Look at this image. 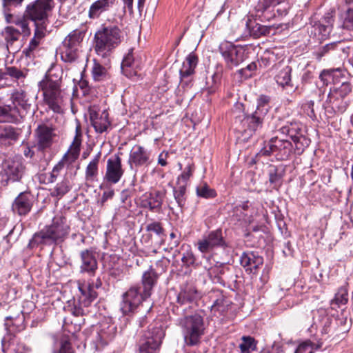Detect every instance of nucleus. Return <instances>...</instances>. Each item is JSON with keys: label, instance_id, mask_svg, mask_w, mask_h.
I'll use <instances>...</instances> for the list:
<instances>
[{"label": "nucleus", "instance_id": "nucleus-41", "mask_svg": "<svg viewBox=\"0 0 353 353\" xmlns=\"http://www.w3.org/2000/svg\"><path fill=\"white\" fill-rule=\"evenodd\" d=\"M71 188V182L68 177L65 176L60 183L57 184L52 194L57 196H63L70 191Z\"/></svg>", "mask_w": 353, "mask_h": 353}, {"label": "nucleus", "instance_id": "nucleus-61", "mask_svg": "<svg viewBox=\"0 0 353 353\" xmlns=\"http://www.w3.org/2000/svg\"><path fill=\"white\" fill-rule=\"evenodd\" d=\"M281 176L277 174L276 170H271L269 173V181L271 183L277 185L279 183Z\"/></svg>", "mask_w": 353, "mask_h": 353}, {"label": "nucleus", "instance_id": "nucleus-26", "mask_svg": "<svg viewBox=\"0 0 353 353\" xmlns=\"http://www.w3.org/2000/svg\"><path fill=\"white\" fill-rule=\"evenodd\" d=\"M28 18L24 14L23 16H14L12 14L5 13V20L8 26H14L23 32V35L28 36L30 34V29L28 26Z\"/></svg>", "mask_w": 353, "mask_h": 353}, {"label": "nucleus", "instance_id": "nucleus-50", "mask_svg": "<svg viewBox=\"0 0 353 353\" xmlns=\"http://www.w3.org/2000/svg\"><path fill=\"white\" fill-rule=\"evenodd\" d=\"M135 65V62L133 58V55L131 52H129L128 54L123 58V61L121 63V69L123 72L128 75V68H134Z\"/></svg>", "mask_w": 353, "mask_h": 353}, {"label": "nucleus", "instance_id": "nucleus-24", "mask_svg": "<svg viewBox=\"0 0 353 353\" xmlns=\"http://www.w3.org/2000/svg\"><path fill=\"white\" fill-rule=\"evenodd\" d=\"M90 118L92 125L98 133L105 132L110 125L108 114L106 111H103L101 114L92 111L90 114Z\"/></svg>", "mask_w": 353, "mask_h": 353}, {"label": "nucleus", "instance_id": "nucleus-40", "mask_svg": "<svg viewBox=\"0 0 353 353\" xmlns=\"http://www.w3.org/2000/svg\"><path fill=\"white\" fill-rule=\"evenodd\" d=\"M348 301V292L345 287L340 288L335 294L334 298L331 301L332 309L340 307L345 305Z\"/></svg>", "mask_w": 353, "mask_h": 353}, {"label": "nucleus", "instance_id": "nucleus-33", "mask_svg": "<svg viewBox=\"0 0 353 353\" xmlns=\"http://www.w3.org/2000/svg\"><path fill=\"white\" fill-rule=\"evenodd\" d=\"M20 133L12 126L8 125L0 127V143L1 144H10L12 141H16Z\"/></svg>", "mask_w": 353, "mask_h": 353}, {"label": "nucleus", "instance_id": "nucleus-22", "mask_svg": "<svg viewBox=\"0 0 353 353\" xmlns=\"http://www.w3.org/2000/svg\"><path fill=\"white\" fill-rule=\"evenodd\" d=\"M223 243L222 232L216 230L200 240L198 242V248L201 252L206 253L210 252L214 247L221 245Z\"/></svg>", "mask_w": 353, "mask_h": 353}, {"label": "nucleus", "instance_id": "nucleus-32", "mask_svg": "<svg viewBox=\"0 0 353 353\" xmlns=\"http://www.w3.org/2000/svg\"><path fill=\"white\" fill-rule=\"evenodd\" d=\"M245 26L249 30L250 34L256 38L269 34L272 30L271 26L261 25L251 19L246 21Z\"/></svg>", "mask_w": 353, "mask_h": 353}, {"label": "nucleus", "instance_id": "nucleus-56", "mask_svg": "<svg viewBox=\"0 0 353 353\" xmlns=\"http://www.w3.org/2000/svg\"><path fill=\"white\" fill-rule=\"evenodd\" d=\"M256 70V64L255 62H252L249 65H248L245 68L240 70V73L242 76L245 78H249L252 77V74Z\"/></svg>", "mask_w": 353, "mask_h": 353}, {"label": "nucleus", "instance_id": "nucleus-60", "mask_svg": "<svg viewBox=\"0 0 353 353\" xmlns=\"http://www.w3.org/2000/svg\"><path fill=\"white\" fill-rule=\"evenodd\" d=\"M285 0H263L261 10L263 12L271 6H276Z\"/></svg>", "mask_w": 353, "mask_h": 353}, {"label": "nucleus", "instance_id": "nucleus-52", "mask_svg": "<svg viewBox=\"0 0 353 353\" xmlns=\"http://www.w3.org/2000/svg\"><path fill=\"white\" fill-rule=\"evenodd\" d=\"M314 344L310 341H306L301 343L294 353H313Z\"/></svg>", "mask_w": 353, "mask_h": 353}, {"label": "nucleus", "instance_id": "nucleus-3", "mask_svg": "<svg viewBox=\"0 0 353 353\" xmlns=\"http://www.w3.org/2000/svg\"><path fill=\"white\" fill-rule=\"evenodd\" d=\"M123 37L121 30L116 26H109L99 30L94 34V50L101 57H107L117 48Z\"/></svg>", "mask_w": 353, "mask_h": 353}, {"label": "nucleus", "instance_id": "nucleus-16", "mask_svg": "<svg viewBox=\"0 0 353 353\" xmlns=\"http://www.w3.org/2000/svg\"><path fill=\"white\" fill-rule=\"evenodd\" d=\"M278 131L283 134L289 136L292 139L298 154H301L310 143V139L300 134V124L297 122L288 121Z\"/></svg>", "mask_w": 353, "mask_h": 353}, {"label": "nucleus", "instance_id": "nucleus-36", "mask_svg": "<svg viewBox=\"0 0 353 353\" xmlns=\"http://www.w3.org/2000/svg\"><path fill=\"white\" fill-rule=\"evenodd\" d=\"M291 67H284L278 72V74L274 77L276 83L282 88H292L293 86L291 83Z\"/></svg>", "mask_w": 353, "mask_h": 353}, {"label": "nucleus", "instance_id": "nucleus-44", "mask_svg": "<svg viewBox=\"0 0 353 353\" xmlns=\"http://www.w3.org/2000/svg\"><path fill=\"white\" fill-rule=\"evenodd\" d=\"M146 230L149 232H153L159 237L160 245H162L164 243L165 234L164 233V230L159 222H152L148 224L146 227Z\"/></svg>", "mask_w": 353, "mask_h": 353}, {"label": "nucleus", "instance_id": "nucleus-37", "mask_svg": "<svg viewBox=\"0 0 353 353\" xmlns=\"http://www.w3.org/2000/svg\"><path fill=\"white\" fill-rule=\"evenodd\" d=\"M101 153L99 152L87 165L85 169V179L87 181H94L96 180L99 174L98 165Z\"/></svg>", "mask_w": 353, "mask_h": 353}, {"label": "nucleus", "instance_id": "nucleus-46", "mask_svg": "<svg viewBox=\"0 0 353 353\" xmlns=\"http://www.w3.org/2000/svg\"><path fill=\"white\" fill-rule=\"evenodd\" d=\"M53 353H74L71 343L66 338L61 339L59 347L54 349Z\"/></svg>", "mask_w": 353, "mask_h": 353}, {"label": "nucleus", "instance_id": "nucleus-23", "mask_svg": "<svg viewBox=\"0 0 353 353\" xmlns=\"http://www.w3.org/2000/svg\"><path fill=\"white\" fill-rule=\"evenodd\" d=\"M199 297V293L196 287L192 284L185 283L181 287V290L177 295V303L183 305L193 302Z\"/></svg>", "mask_w": 353, "mask_h": 353}, {"label": "nucleus", "instance_id": "nucleus-28", "mask_svg": "<svg viewBox=\"0 0 353 353\" xmlns=\"http://www.w3.org/2000/svg\"><path fill=\"white\" fill-rule=\"evenodd\" d=\"M46 28L43 26L35 27L33 38L30 40L28 46L23 51L26 57H31L33 55L34 51L46 36Z\"/></svg>", "mask_w": 353, "mask_h": 353}, {"label": "nucleus", "instance_id": "nucleus-63", "mask_svg": "<svg viewBox=\"0 0 353 353\" xmlns=\"http://www.w3.org/2000/svg\"><path fill=\"white\" fill-rule=\"evenodd\" d=\"M114 194V192L113 190H109L107 191H104L102 195L101 198V203L103 204L105 203L108 199H110L113 197Z\"/></svg>", "mask_w": 353, "mask_h": 353}, {"label": "nucleus", "instance_id": "nucleus-57", "mask_svg": "<svg viewBox=\"0 0 353 353\" xmlns=\"http://www.w3.org/2000/svg\"><path fill=\"white\" fill-rule=\"evenodd\" d=\"M314 101H308L305 102L304 104H303V109L304 112L307 114L308 117H310L312 119H314L316 117V114L314 110Z\"/></svg>", "mask_w": 353, "mask_h": 353}, {"label": "nucleus", "instance_id": "nucleus-45", "mask_svg": "<svg viewBox=\"0 0 353 353\" xmlns=\"http://www.w3.org/2000/svg\"><path fill=\"white\" fill-rule=\"evenodd\" d=\"M256 343L251 336H243L242 342L239 345L241 353H250L256 349Z\"/></svg>", "mask_w": 353, "mask_h": 353}, {"label": "nucleus", "instance_id": "nucleus-15", "mask_svg": "<svg viewBox=\"0 0 353 353\" xmlns=\"http://www.w3.org/2000/svg\"><path fill=\"white\" fill-rule=\"evenodd\" d=\"M148 298L149 296H144V292L141 287L132 286L122 296L121 310L124 314H128L134 312Z\"/></svg>", "mask_w": 353, "mask_h": 353}, {"label": "nucleus", "instance_id": "nucleus-54", "mask_svg": "<svg viewBox=\"0 0 353 353\" xmlns=\"http://www.w3.org/2000/svg\"><path fill=\"white\" fill-rule=\"evenodd\" d=\"M219 295L218 298L216 299L213 304L212 305V310L215 311H224V303H225V297L222 295L219 292H216Z\"/></svg>", "mask_w": 353, "mask_h": 353}, {"label": "nucleus", "instance_id": "nucleus-7", "mask_svg": "<svg viewBox=\"0 0 353 353\" xmlns=\"http://www.w3.org/2000/svg\"><path fill=\"white\" fill-rule=\"evenodd\" d=\"M179 323L183 328L185 344L188 346L199 345L205 330L203 317L198 314L188 315L181 318Z\"/></svg>", "mask_w": 353, "mask_h": 353}, {"label": "nucleus", "instance_id": "nucleus-47", "mask_svg": "<svg viewBox=\"0 0 353 353\" xmlns=\"http://www.w3.org/2000/svg\"><path fill=\"white\" fill-rule=\"evenodd\" d=\"M194 170V164H188L183 171V172L178 176L177 183H184L185 185H188V180L192 175Z\"/></svg>", "mask_w": 353, "mask_h": 353}, {"label": "nucleus", "instance_id": "nucleus-18", "mask_svg": "<svg viewBox=\"0 0 353 353\" xmlns=\"http://www.w3.org/2000/svg\"><path fill=\"white\" fill-rule=\"evenodd\" d=\"M80 257V272L86 273L89 276H94L97 270L98 269L96 252L92 249H86L81 252Z\"/></svg>", "mask_w": 353, "mask_h": 353}, {"label": "nucleus", "instance_id": "nucleus-43", "mask_svg": "<svg viewBox=\"0 0 353 353\" xmlns=\"http://www.w3.org/2000/svg\"><path fill=\"white\" fill-rule=\"evenodd\" d=\"M12 103L14 105L20 106L23 110H26L30 107L28 103L27 97L23 91H17L12 96Z\"/></svg>", "mask_w": 353, "mask_h": 353}, {"label": "nucleus", "instance_id": "nucleus-14", "mask_svg": "<svg viewBox=\"0 0 353 353\" xmlns=\"http://www.w3.org/2000/svg\"><path fill=\"white\" fill-rule=\"evenodd\" d=\"M219 50L226 63L230 67L237 66L248 57L245 47L234 45L227 41L221 43Z\"/></svg>", "mask_w": 353, "mask_h": 353}, {"label": "nucleus", "instance_id": "nucleus-1", "mask_svg": "<svg viewBox=\"0 0 353 353\" xmlns=\"http://www.w3.org/2000/svg\"><path fill=\"white\" fill-rule=\"evenodd\" d=\"M70 230V227L67 219L63 215L55 216L50 225L45 226L33 235L30 245L34 246L61 243L69 234Z\"/></svg>", "mask_w": 353, "mask_h": 353}, {"label": "nucleus", "instance_id": "nucleus-21", "mask_svg": "<svg viewBox=\"0 0 353 353\" xmlns=\"http://www.w3.org/2000/svg\"><path fill=\"white\" fill-rule=\"evenodd\" d=\"M37 139V146L40 150L49 148L52 144L55 136L54 128L46 124L39 125L35 130Z\"/></svg>", "mask_w": 353, "mask_h": 353}, {"label": "nucleus", "instance_id": "nucleus-53", "mask_svg": "<svg viewBox=\"0 0 353 353\" xmlns=\"http://www.w3.org/2000/svg\"><path fill=\"white\" fill-rule=\"evenodd\" d=\"M6 74L17 80L23 79L26 76V74L22 70L12 66L6 68Z\"/></svg>", "mask_w": 353, "mask_h": 353}, {"label": "nucleus", "instance_id": "nucleus-19", "mask_svg": "<svg viewBox=\"0 0 353 353\" xmlns=\"http://www.w3.org/2000/svg\"><path fill=\"white\" fill-rule=\"evenodd\" d=\"M32 205V196L28 192H23L14 200L12 210L19 216H26L30 212Z\"/></svg>", "mask_w": 353, "mask_h": 353}, {"label": "nucleus", "instance_id": "nucleus-27", "mask_svg": "<svg viewBox=\"0 0 353 353\" xmlns=\"http://www.w3.org/2000/svg\"><path fill=\"white\" fill-rule=\"evenodd\" d=\"M158 279V274L155 270L150 268L148 271L143 274L141 284V290L144 292V296H151L153 287L155 285Z\"/></svg>", "mask_w": 353, "mask_h": 353}, {"label": "nucleus", "instance_id": "nucleus-51", "mask_svg": "<svg viewBox=\"0 0 353 353\" xmlns=\"http://www.w3.org/2000/svg\"><path fill=\"white\" fill-rule=\"evenodd\" d=\"M348 72L341 68L331 69V77L334 84L340 83L342 79H345Z\"/></svg>", "mask_w": 353, "mask_h": 353}, {"label": "nucleus", "instance_id": "nucleus-64", "mask_svg": "<svg viewBox=\"0 0 353 353\" xmlns=\"http://www.w3.org/2000/svg\"><path fill=\"white\" fill-rule=\"evenodd\" d=\"M273 54L268 53L261 58V62L264 64L265 66H269L270 65L269 61L273 59Z\"/></svg>", "mask_w": 353, "mask_h": 353}, {"label": "nucleus", "instance_id": "nucleus-55", "mask_svg": "<svg viewBox=\"0 0 353 353\" xmlns=\"http://www.w3.org/2000/svg\"><path fill=\"white\" fill-rule=\"evenodd\" d=\"M336 46V43H328L321 48H319V52L316 53V56L319 61L321 58L325 56L327 53H328L330 50H334Z\"/></svg>", "mask_w": 353, "mask_h": 353}, {"label": "nucleus", "instance_id": "nucleus-5", "mask_svg": "<svg viewBox=\"0 0 353 353\" xmlns=\"http://www.w3.org/2000/svg\"><path fill=\"white\" fill-rule=\"evenodd\" d=\"M353 85L350 81L342 82L330 88L325 103V108L329 113H343L348 105V97L352 93Z\"/></svg>", "mask_w": 353, "mask_h": 353}, {"label": "nucleus", "instance_id": "nucleus-29", "mask_svg": "<svg viewBox=\"0 0 353 353\" xmlns=\"http://www.w3.org/2000/svg\"><path fill=\"white\" fill-rule=\"evenodd\" d=\"M198 63V57L194 53L191 52L188 55L185 61L183 63L180 69V79L189 78L194 74V70Z\"/></svg>", "mask_w": 353, "mask_h": 353}, {"label": "nucleus", "instance_id": "nucleus-31", "mask_svg": "<svg viewBox=\"0 0 353 353\" xmlns=\"http://www.w3.org/2000/svg\"><path fill=\"white\" fill-rule=\"evenodd\" d=\"M165 193L162 191L157 190L150 192L147 198L143 200V206L149 208L150 210H159L161 208L163 201Z\"/></svg>", "mask_w": 353, "mask_h": 353}, {"label": "nucleus", "instance_id": "nucleus-30", "mask_svg": "<svg viewBox=\"0 0 353 353\" xmlns=\"http://www.w3.org/2000/svg\"><path fill=\"white\" fill-rule=\"evenodd\" d=\"M240 263L242 266L246 268V270L252 272L256 270L263 263L262 257L255 255L253 252H244L241 256Z\"/></svg>", "mask_w": 353, "mask_h": 353}, {"label": "nucleus", "instance_id": "nucleus-62", "mask_svg": "<svg viewBox=\"0 0 353 353\" xmlns=\"http://www.w3.org/2000/svg\"><path fill=\"white\" fill-rule=\"evenodd\" d=\"M170 242L169 243V247L172 250L176 247H177L180 243L179 239L176 237V234L175 232H172L170 234Z\"/></svg>", "mask_w": 353, "mask_h": 353}, {"label": "nucleus", "instance_id": "nucleus-42", "mask_svg": "<svg viewBox=\"0 0 353 353\" xmlns=\"http://www.w3.org/2000/svg\"><path fill=\"white\" fill-rule=\"evenodd\" d=\"M196 195L206 199H213L216 196V191L206 183L199 184L196 188Z\"/></svg>", "mask_w": 353, "mask_h": 353}, {"label": "nucleus", "instance_id": "nucleus-2", "mask_svg": "<svg viewBox=\"0 0 353 353\" xmlns=\"http://www.w3.org/2000/svg\"><path fill=\"white\" fill-rule=\"evenodd\" d=\"M63 71L59 67L50 68L43 79L39 83V87L43 92V99L48 108L53 112L60 113V85Z\"/></svg>", "mask_w": 353, "mask_h": 353}, {"label": "nucleus", "instance_id": "nucleus-49", "mask_svg": "<svg viewBox=\"0 0 353 353\" xmlns=\"http://www.w3.org/2000/svg\"><path fill=\"white\" fill-rule=\"evenodd\" d=\"M9 105V112H8V119L10 122H17L19 120V118L23 117V113L18 108L17 105Z\"/></svg>", "mask_w": 353, "mask_h": 353}, {"label": "nucleus", "instance_id": "nucleus-20", "mask_svg": "<svg viewBox=\"0 0 353 353\" xmlns=\"http://www.w3.org/2000/svg\"><path fill=\"white\" fill-rule=\"evenodd\" d=\"M151 152L144 147L136 145L130 151L128 163L131 168L133 165L139 167L150 163Z\"/></svg>", "mask_w": 353, "mask_h": 353}, {"label": "nucleus", "instance_id": "nucleus-58", "mask_svg": "<svg viewBox=\"0 0 353 353\" xmlns=\"http://www.w3.org/2000/svg\"><path fill=\"white\" fill-rule=\"evenodd\" d=\"M319 79L323 82V85H327L330 82V80H332L331 69L322 70L320 73Z\"/></svg>", "mask_w": 353, "mask_h": 353}, {"label": "nucleus", "instance_id": "nucleus-12", "mask_svg": "<svg viewBox=\"0 0 353 353\" xmlns=\"http://www.w3.org/2000/svg\"><path fill=\"white\" fill-rule=\"evenodd\" d=\"M25 165L23 159L19 157L8 159L3 165L1 174V181L6 185L9 183L19 181L25 172Z\"/></svg>", "mask_w": 353, "mask_h": 353}, {"label": "nucleus", "instance_id": "nucleus-6", "mask_svg": "<svg viewBox=\"0 0 353 353\" xmlns=\"http://www.w3.org/2000/svg\"><path fill=\"white\" fill-rule=\"evenodd\" d=\"M102 285L100 278L90 279L87 282L79 283L78 288L81 292L79 301L72 308V313L75 316L86 315L88 312V307L91 303L97 298V290Z\"/></svg>", "mask_w": 353, "mask_h": 353}, {"label": "nucleus", "instance_id": "nucleus-48", "mask_svg": "<svg viewBox=\"0 0 353 353\" xmlns=\"http://www.w3.org/2000/svg\"><path fill=\"white\" fill-rule=\"evenodd\" d=\"M343 28L349 30H353V8H349L342 15Z\"/></svg>", "mask_w": 353, "mask_h": 353}, {"label": "nucleus", "instance_id": "nucleus-4", "mask_svg": "<svg viewBox=\"0 0 353 353\" xmlns=\"http://www.w3.org/2000/svg\"><path fill=\"white\" fill-rule=\"evenodd\" d=\"M270 97L265 95H261L257 100L256 109L250 115L243 114V118L241 119V116H236L235 122H239L241 125V130L244 132H248L252 134L255 131L261 128L265 118L270 108Z\"/></svg>", "mask_w": 353, "mask_h": 353}, {"label": "nucleus", "instance_id": "nucleus-10", "mask_svg": "<svg viewBox=\"0 0 353 353\" xmlns=\"http://www.w3.org/2000/svg\"><path fill=\"white\" fill-rule=\"evenodd\" d=\"M85 34L83 30L76 29L65 38L59 48L61 59L63 61L74 63L78 60Z\"/></svg>", "mask_w": 353, "mask_h": 353}, {"label": "nucleus", "instance_id": "nucleus-9", "mask_svg": "<svg viewBox=\"0 0 353 353\" xmlns=\"http://www.w3.org/2000/svg\"><path fill=\"white\" fill-rule=\"evenodd\" d=\"M54 6V0H35L26 6L25 14L34 23L35 27L43 26L46 28Z\"/></svg>", "mask_w": 353, "mask_h": 353}, {"label": "nucleus", "instance_id": "nucleus-38", "mask_svg": "<svg viewBox=\"0 0 353 353\" xmlns=\"http://www.w3.org/2000/svg\"><path fill=\"white\" fill-rule=\"evenodd\" d=\"M92 75L95 81H103L110 78L107 68L95 59L92 68Z\"/></svg>", "mask_w": 353, "mask_h": 353}, {"label": "nucleus", "instance_id": "nucleus-17", "mask_svg": "<svg viewBox=\"0 0 353 353\" xmlns=\"http://www.w3.org/2000/svg\"><path fill=\"white\" fill-rule=\"evenodd\" d=\"M124 170L122 168L121 159L115 155L107 161L104 180L111 184L117 183L122 178Z\"/></svg>", "mask_w": 353, "mask_h": 353}, {"label": "nucleus", "instance_id": "nucleus-39", "mask_svg": "<svg viewBox=\"0 0 353 353\" xmlns=\"http://www.w3.org/2000/svg\"><path fill=\"white\" fill-rule=\"evenodd\" d=\"M187 185L184 183L176 182V185L173 188L174 199L180 208H183L185 204Z\"/></svg>", "mask_w": 353, "mask_h": 353}, {"label": "nucleus", "instance_id": "nucleus-11", "mask_svg": "<svg viewBox=\"0 0 353 353\" xmlns=\"http://www.w3.org/2000/svg\"><path fill=\"white\" fill-rule=\"evenodd\" d=\"M163 336L161 327L150 325L138 341V353H157Z\"/></svg>", "mask_w": 353, "mask_h": 353}, {"label": "nucleus", "instance_id": "nucleus-59", "mask_svg": "<svg viewBox=\"0 0 353 353\" xmlns=\"http://www.w3.org/2000/svg\"><path fill=\"white\" fill-rule=\"evenodd\" d=\"M181 261L184 264L189 266L194 264L195 258L192 252L188 251L183 254Z\"/></svg>", "mask_w": 353, "mask_h": 353}, {"label": "nucleus", "instance_id": "nucleus-35", "mask_svg": "<svg viewBox=\"0 0 353 353\" xmlns=\"http://www.w3.org/2000/svg\"><path fill=\"white\" fill-rule=\"evenodd\" d=\"M2 34L6 41L7 46L9 47L12 46L15 41H19L23 32L19 31V29L14 26H6Z\"/></svg>", "mask_w": 353, "mask_h": 353}, {"label": "nucleus", "instance_id": "nucleus-13", "mask_svg": "<svg viewBox=\"0 0 353 353\" xmlns=\"http://www.w3.org/2000/svg\"><path fill=\"white\" fill-rule=\"evenodd\" d=\"M292 143L288 140L272 137L258 153L259 156L274 155L278 159H284L291 153Z\"/></svg>", "mask_w": 353, "mask_h": 353}, {"label": "nucleus", "instance_id": "nucleus-34", "mask_svg": "<svg viewBox=\"0 0 353 353\" xmlns=\"http://www.w3.org/2000/svg\"><path fill=\"white\" fill-rule=\"evenodd\" d=\"M113 327H108L106 330L102 329L97 333L95 338L97 350H100L113 339Z\"/></svg>", "mask_w": 353, "mask_h": 353}, {"label": "nucleus", "instance_id": "nucleus-8", "mask_svg": "<svg viewBox=\"0 0 353 353\" xmlns=\"http://www.w3.org/2000/svg\"><path fill=\"white\" fill-rule=\"evenodd\" d=\"M81 137V128L80 125L77 124L75 129V136L68 151L63 155L62 159L54 166L52 169L50 175L51 182L55 181L59 172L64 168H66L67 170H72L73 168V164L79 156Z\"/></svg>", "mask_w": 353, "mask_h": 353}, {"label": "nucleus", "instance_id": "nucleus-25", "mask_svg": "<svg viewBox=\"0 0 353 353\" xmlns=\"http://www.w3.org/2000/svg\"><path fill=\"white\" fill-rule=\"evenodd\" d=\"M115 0H97L93 2L88 10V17L91 19H99L101 15L108 11L114 4Z\"/></svg>", "mask_w": 353, "mask_h": 353}]
</instances>
